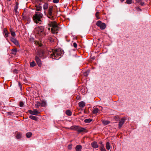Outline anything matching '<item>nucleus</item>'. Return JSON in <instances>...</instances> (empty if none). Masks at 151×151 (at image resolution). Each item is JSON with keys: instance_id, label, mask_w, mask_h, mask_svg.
I'll return each mask as SVG.
<instances>
[{"instance_id": "nucleus-1", "label": "nucleus", "mask_w": 151, "mask_h": 151, "mask_svg": "<svg viewBox=\"0 0 151 151\" xmlns=\"http://www.w3.org/2000/svg\"><path fill=\"white\" fill-rule=\"evenodd\" d=\"M50 57L54 59L58 60L63 53L64 52L62 50L59 49L57 50H52L50 52Z\"/></svg>"}, {"instance_id": "nucleus-2", "label": "nucleus", "mask_w": 151, "mask_h": 151, "mask_svg": "<svg viewBox=\"0 0 151 151\" xmlns=\"http://www.w3.org/2000/svg\"><path fill=\"white\" fill-rule=\"evenodd\" d=\"M48 25L49 26L51 27H49L48 29L50 30H51V32L52 33L54 34L58 32V24L57 22L55 21L49 22L48 23Z\"/></svg>"}, {"instance_id": "nucleus-3", "label": "nucleus", "mask_w": 151, "mask_h": 151, "mask_svg": "<svg viewBox=\"0 0 151 151\" xmlns=\"http://www.w3.org/2000/svg\"><path fill=\"white\" fill-rule=\"evenodd\" d=\"M43 16V15L41 13L36 12L33 17L34 22L36 23L41 24L42 22L41 19Z\"/></svg>"}, {"instance_id": "nucleus-4", "label": "nucleus", "mask_w": 151, "mask_h": 151, "mask_svg": "<svg viewBox=\"0 0 151 151\" xmlns=\"http://www.w3.org/2000/svg\"><path fill=\"white\" fill-rule=\"evenodd\" d=\"M35 32L39 36L42 37L46 35L44 32V27L43 26H39L36 27L35 29Z\"/></svg>"}, {"instance_id": "nucleus-5", "label": "nucleus", "mask_w": 151, "mask_h": 151, "mask_svg": "<svg viewBox=\"0 0 151 151\" xmlns=\"http://www.w3.org/2000/svg\"><path fill=\"white\" fill-rule=\"evenodd\" d=\"M69 128L71 130L77 131L79 133L82 132H86V130L84 128L76 126H71Z\"/></svg>"}, {"instance_id": "nucleus-6", "label": "nucleus", "mask_w": 151, "mask_h": 151, "mask_svg": "<svg viewBox=\"0 0 151 151\" xmlns=\"http://www.w3.org/2000/svg\"><path fill=\"white\" fill-rule=\"evenodd\" d=\"M96 25L99 27L101 29L103 30L105 29L106 26V24L102 23L101 21H98L96 23Z\"/></svg>"}, {"instance_id": "nucleus-7", "label": "nucleus", "mask_w": 151, "mask_h": 151, "mask_svg": "<svg viewBox=\"0 0 151 151\" xmlns=\"http://www.w3.org/2000/svg\"><path fill=\"white\" fill-rule=\"evenodd\" d=\"M52 7L50 6L48 9V14L47 17L48 18L52 20H53L55 19L54 17L52 15Z\"/></svg>"}, {"instance_id": "nucleus-8", "label": "nucleus", "mask_w": 151, "mask_h": 151, "mask_svg": "<svg viewBox=\"0 0 151 151\" xmlns=\"http://www.w3.org/2000/svg\"><path fill=\"white\" fill-rule=\"evenodd\" d=\"M99 109L95 107L93 108V110L92 111L93 114H97V113H99L100 111L102 110V107L100 106H99Z\"/></svg>"}, {"instance_id": "nucleus-9", "label": "nucleus", "mask_w": 151, "mask_h": 151, "mask_svg": "<svg viewBox=\"0 0 151 151\" xmlns=\"http://www.w3.org/2000/svg\"><path fill=\"white\" fill-rule=\"evenodd\" d=\"M44 53L42 50H38L37 51V55L38 57L44 58Z\"/></svg>"}, {"instance_id": "nucleus-10", "label": "nucleus", "mask_w": 151, "mask_h": 151, "mask_svg": "<svg viewBox=\"0 0 151 151\" xmlns=\"http://www.w3.org/2000/svg\"><path fill=\"white\" fill-rule=\"evenodd\" d=\"M28 112L30 114L35 115H37L40 113V112L37 111L36 109H34L33 111L29 110L28 111Z\"/></svg>"}, {"instance_id": "nucleus-11", "label": "nucleus", "mask_w": 151, "mask_h": 151, "mask_svg": "<svg viewBox=\"0 0 151 151\" xmlns=\"http://www.w3.org/2000/svg\"><path fill=\"white\" fill-rule=\"evenodd\" d=\"M126 120V119L124 117L122 118L121 119L119 124V128H120L122 127Z\"/></svg>"}, {"instance_id": "nucleus-12", "label": "nucleus", "mask_w": 151, "mask_h": 151, "mask_svg": "<svg viewBox=\"0 0 151 151\" xmlns=\"http://www.w3.org/2000/svg\"><path fill=\"white\" fill-rule=\"evenodd\" d=\"M35 60L38 66L40 67H41L42 65L41 61L39 58L37 56H36Z\"/></svg>"}, {"instance_id": "nucleus-13", "label": "nucleus", "mask_w": 151, "mask_h": 151, "mask_svg": "<svg viewBox=\"0 0 151 151\" xmlns=\"http://www.w3.org/2000/svg\"><path fill=\"white\" fill-rule=\"evenodd\" d=\"M41 5L34 4L35 7V9L37 11H41L42 10V7L40 6Z\"/></svg>"}, {"instance_id": "nucleus-14", "label": "nucleus", "mask_w": 151, "mask_h": 151, "mask_svg": "<svg viewBox=\"0 0 151 151\" xmlns=\"http://www.w3.org/2000/svg\"><path fill=\"white\" fill-rule=\"evenodd\" d=\"M91 145L93 148H97L98 147V145L96 142H93L91 143Z\"/></svg>"}, {"instance_id": "nucleus-15", "label": "nucleus", "mask_w": 151, "mask_h": 151, "mask_svg": "<svg viewBox=\"0 0 151 151\" xmlns=\"http://www.w3.org/2000/svg\"><path fill=\"white\" fill-rule=\"evenodd\" d=\"M11 41L14 43L15 45H19V43L18 41L15 39L13 38H12L11 39Z\"/></svg>"}, {"instance_id": "nucleus-16", "label": "nucleus", "mask_w": 151, "mask_h": 151, "mask_svg": "<svg viewBox=\"0 0 151 151\" xmlns=\"http://www.w3.org/2000/svg\"><path fill=\"white\" fill-rule=\"evenodd\" d=\"M82 148V146L80 145H78L76 146V151H81Z\"/></svg>"}, {"instance_id": "nucleus-17", "label": "nucleus", "mask_w": 151, "mask_h": 151, "mask_svg": "<svg viewBox=\"0 0 151 151\" xmlns=\"http://www.w3.org/2000/svg\"><path fill=\"white\" fill-rule=\"evenodd\" d=\"M79 107L81 108H83L85 106V103L83 101H81L78 103Z\"/></svg>"}, {"instance_id": "nucleus-18", "label": "nucleus", "mask_w": 151, "mask_h": 151, "mask_svg": "<svg viewBox=\"0 0 151 151\" xmlns=\"http://www.w3.org/2000/svg\"><path fill=\"white\" fill-rule=\"evenodd\" d=\"M48 7V4L47 3H45L43 5V8L45 10L47 9Z\"/></svg>"}, {"instance_id": "nucleus-19", "label": "nucleus", "mask_w": 151, "mask_h": 151, "mask_svg": "<svg viewBox=\"0 0 151 151\" xmlns=\"http://www.w3.org/2000/svg\"><path fill=\"white\" fill-rule=\"evenodd\" d=\"M35 4L41 5V0H35Z\"/></svg>"}, {"instance_id": "nucleus-20", "label": "nucleus", "mask_w": 151, "mask_h": 151, "mask_svg": "<svg viewBox=\"0 0 151 151\" xmlns=\"http://www.w3.org/2000/svg\"><path fill=\"white\" fill-rule=\"evenodd\" d=\"M106 147L107 150H109L111 148V146L110 145V143L109 142H107L106 144Z\"/></svg>"}, {"instance_id": "nucleus-21", "label": "nucleus", "mask_w": 151, "mask_h": 151, "mask_svg": "<svg viewBox=\"0 0 151 151\" xmlns=\"http://www.w3.org/2000/svg\"><path fill=\"white\" fill-rule=\"evenodd\" d=\"M40 103L39 101L35 102V106L36 108H38L40 106Z\"/></svg>"}, {"instance_id": "nucleus-22", "label": "nucleus", "mask_w": 151, "mask_h": 151, "mask_svg": "<svg viewBox=\"0 0 151 151\" xmlns=\"http://www.w3.org/2000/svg\"><path fill=\"white\" fill-rule=\"evenodd\" d=\"M29 117L30 119H33L34 120L36 121L37 120V117L35 116H33V115H30L29 116Z\"/></svg>"}, {"instance_id": "nucleus-23", "label": "nucleus", "mask_w": 151, "mask_h": 151, "mask_svg": "<svg viewBox=\"0 0 151 151\" xmlns=\"http://www.w3.org/2000/svg\"><path fill=\"white\" fill-rule=\"evenodd\" d=\"M40 106L42 107H45L46 106V103L45 101H42L41 103H40Z\"/></svg>"}, {"instance_id": "nucleus-24", "label": "nucleus", "mask_w": 151, "mask_h": 151, "mask_svg": "<svg viewBox=\"0 0 151 151\" xmlns=\"http://www.w3.org/2000/svg\"><path fill=\"white\" fill-rule=\"evenodd\" d=\"M100 149L101 151H106L103 145H102L101 146Z\"/></svg>"}, {"instance_id": "nucleus-25", "label": "nucleus", "mask_w": 151, "mask_h": 151, "mask_svg": "<svg viewBox=\"0 0 151 151\" xmlns=\"http://www.w3.org/2000/svg\"><path fill=\"white\" fill-rule=\"evenodd\" d=\"M102 123L104 125H106L110 123V122L107 120H103L102 121Z\"/></svg>"}, {"instance_id": "nucleus-26", "label": "nucleus", "mask_w": 151, "mask_h": 151, "mask_svg": "<svg viewBox=\"0 0 151 151\" xmlns=\"http://www.w3.org/2000/svg\"><path fill=\"white\" fill-rule=\"evenodd\" d=\"M92 120L91 119H86L84 120V122L86 123H90Z\"/></svg>"}, {"instance_id": "nucleus-27", "label": "nucleus", "mask_w": 151, "mask_h": 151, "mask_svg": "<svg viewBox=\"0 0 151 151\" xmlns=\"http://www.w3.org/2000/svg\"><path fill=\"white\" fill-rule=\"evenodd\" d=\"M66 114L67 115L69 116H70L72 114V113L71 111L70 110H67L66 111Z\"/></svg>"}, {"instance_id": "nucleus-28", "label": "nucleus", "mask_w": 151, "mask_h": 151, "mask_svg": "<svg viewBox=\"0 0 151 151\" xmlns=\"http://www.w3.org/2000/svg\"><path fill=\"white\" fill-rule=\"evenodd\" d=\"M99 12L98 11L96 13L95 16L97 19H100V18L99 17Z\"/></svg>"}, {"instance_id": "nucleus-29", "label": "nucleus", "mask_w": 151, "mask_h": 151, "mask_svg": "<svg viewBox=\"0 0 151 151\" xmlns=\"http://www.w3.org/2000/svg\"><path fill=\"white\" fill-rule=\"evenodd\" d=\"M32 135V134L30 132H29L27 133L26 134V136L27 137V138H30Z\"/></svg>"}, {"instance_id": "nucleus-30", "label": "nucleus", "mask_w": 151, "mask_h": 151, "mask_svg": "<svg viewBox=\"0 0 151 151\" xmlns=\"http://www.w3.org/2000/svg\"><path fill=\"white\" fill-rule=\"evenodd\" d=\"M4 32L6 36L7 37H8L9 34V33L7 31L6 29H5L4 30Z\"/></svg>"}, {"instance_id": "nucleus-31", "label": "nucleus", "mask_w": 151, "mask_h": 151, "mask_svg": "<svg viewBox=\"0 0 151 151\" xmlns=\"http://www.w3.org/2000/svg\"><path fill=\"white\" fill-rule=\"evenodd\" d=\"M17 51V50L16 49H13L11 52V53L12 54H15Z\"/></svg>"}, {"instance_id": "nucleus-32", "label": "nucleus", "mask_w": 151, "mask_h": 151, "mask_svg": "<svg viewBox=\"0 0 151 151\" xmlns=\"http://www.w3.org/2000/svg\"><path fill=\"white\" fill-rule=\"evenodd\" d=\"M36 63L34 61H32L30 63V66L34 67L36 65Z\"/></svg>"}, {"instance_id": "nucleus-33", "label": "nucleus", "mask_w": 151, "mask_h": 151, "mask_svg": "<svg viewBox=\"0 0 151 151\" xmlns=\"http://www.w3.org/2000/svg\"><path fill=\"white\" fill-rule=\"evenodd\" d=\"M11 34L13 36H14L15 35V32L12 30V29H10Z\"/></svg>"}, {"instance_id": "nucleus-34", "label": "nucleus", "mask_w": 151, "mask_h": 151, "mask_svg": "<svg viewBox=\"0 0 151 151\" xmlns=\"http://www.w3.org/2000/svg\"><path fill=\"white\" fill-rule=\"evenodd\" d=\"M18 8V3H17L14 9V11L16 13H17V9Z\"/></svg>"}, {"instance_id": "nucleus-35", "label": "nucleus", "mask_w": 151, "mask_h": 151, "mask_svg": "<svg viewBox=\"0 0 151 151\" xmlns=\"http://www.w3.org/2000/svg\"><path fill=\"white\" fill-rule=\"evenodd\" d=\"M132 0H127L126 2L127 4H131L132 3Z\"/></svg>"}, {"instance_id": "nucleus-36", "label": "nucleus", "mask_w": 151, "mask_h": 151, "mask_svg": "<svg viewBox=\"0 0 151 151\" xmlns=\"http://www.w3.org/2000/svg\"><path fill=\"white\" fill-rule=\"evenodd\" d=\"M24 104V103L22 101H20L19 102V106L22 107L23 106Z\"/></svg>"}, {"instance_id": "nucleus-37", "label": "nucleus", "mask_w": 151, "mask_h": 151, "mask_svg": "<svg viewBox=\"0 0 151 151\" xmlns=\"http://www.w3.org/2000/svg\"><path fill=\"white\" fill-rule=\"evenodd\" d=\"M35 44L39 45L40 46H42V45L41 43H40L39 42H35Z\"/></svg>"}, {"instance_id": "nucleus-38", "label": "nucleus", "mask_w": 151, "mask_h": 151, "mask_svg": "<svg viewBox=\"0 0 151 151\" xmlns=\"http://www.w3.org/2000/svg\"><path fill=\"white\" fill-rule=\"evenodd\" d=\"M73 45L74 47L76 48L77 46V45L76 42H74L73 44Z\"/></svg>"}, {"instance_id": "nucleus-39", "label": "nucleus", "mask_w": 151, "mask_h": 151, "mask_svg": "<svg viewBox=\"0 0 151 151\" xmlns=\"http://www.w3.org/2000/svg\"><path fill=\"white\" fill-rule=\"evenodd\" d=\"M59 0H53V2L54 3H57L59 2Z\"/></svg>"}, {"instance_id": "nucleus-40", "label": "nucleus", "mask_w": 151, "mask_h": 151, "mask_svg": "<svg viewBox=\"0 0 151 151\" xmlns=\"http://www.w3.org/2000/svg\"><path fill=\"white\" fill-rule=\"evenodd\" d=\"M136 10L137 11H141V10L140 9L139 7H136Z\"/></svg>"}, {"instance_id": "nucleus-41", "label": "nucleus", "mask_w": 151, "mask_h": 151, "mask_svg": "<svg viewBox=\"0 0 151 151\" xmlns=\"http://www.w3.org/2000/svg\"><path fill=\"white\" fill-rule=\"evenodd\" d=\"M89 73L88 72H86L85 73L84 75L85 76H87L88 75V73Z\"/></svg>"}, {"instance_id": "nucleus-42", "label": "nucleus", "mask_w": 151, "mask_h": 151, "mask_svg": "<svg viewBox=\"0 0 151 151\" xmlns=\"http://www.w3.org/2000/svg\"><path fill=\"white\" fill-rule=\"evenodd\" d=\"M139 3L141 6H143L144 4V3L142 1H141Z\"/></svg>"}, {"instance_id": "nucleus-43", "label": "nucleus", "mask_w": 151, "mask_h": 151, "mask_svg": "<svg viewBox=\"0 0 151 151\" xmlns=\"http://www.w3.org/2000/svg\"><path fill=\"white\" fill-rule=\"evenodd\" d=\"M136 1L137 3H139L141 1V0H136Z\"/></svg>"}, {"instance_id": "nucleus-44", "label": "nucleus", "mask_w": 151, "mask_h": 151, "mask_svg": "<svg viewBox=\"0 0 151 151\" xmlns=\"http://www.w3.org/2000/svg\"><path fill=\"white\" fill-rule=\"evenodd\" d=\"M19 88H20V89L21 90H22V85L19 83Z\"/></svg>"}, {"instance_id": "nucleus-45", "label": "nucleus", "mask_w": 151, "mask_h": 151, "mask_svg": "<svg viewBox=\"0 0 151 151\" xmlns=\"http://www.w3.org/2000/svg\"><path fill=\"white\" fill-rule=\"evenodd\" d=\"M68 148L69 149H71V145H69L68 146Z\"/></svg>"}, {"instance_id": "nucleus-46", "label": "nucleus", "mask_w": 151, "mask_h": 151, "mask_svg": "<svg viewBox=\"0 0 151 151\" xmlns=\"http://www.w3.org/2000/svg\"><path fill=\"white\" fill-rule=\"evenodd\" d=\"M16 138L17 139H18L19 138V136L18 135L16 136Z\"/></svg>"}, {"instance_id": "nucleus-47", "label": "nucleus", "mask_w": 151, "mask_h": 151, "mask_svg": "<svg viewBox=\"0 0 151 151\" xmlns=\"http://www.w3.org/2000/svg\"><path fill=\"white\" fill-rule=\"evenodd\" d=\"M86 91H85V92H84V94H86V93H87Z\"/></svg>"}, {"instance_id": "nucleus-48", "label": "nucleus", "mask_w": 151, "mask_h": 151, "mask_svg": "<svg viewBox=\"0 0 151 151\" xmlns=\"http://www.w3.org/2000/svg\"><path fill=\"white\" fill-rule=\"evenodd\" d=\"M17 70H14V72H15V73H17Z\"/></svg>"}, {"instance_id": "nucleus-49", "label": "nucleus", "mask_w": 151, "mask_h": 151, "mask_svg": "<svg viewBox=\"0 0 151 151\" xmlns=\"http://www.w3.org/2000/svg\"><path fill=\"white\" fill-rule=\"evenodd\" d=\"M102 142H100L99 143L101 144H102Z\"/></svg>"}, {"instance_id": "nucleus-50", "label": "nucleus", "mask_w": 151, "mask_h": 151, "mask_svg": "<svg viewBox=\"0 0 151 151\" xmlns=\"http://www.w3.org/2000/svg\"><path fill=\"white\" fill-rule=\"evenodd\" d=\"M124 1V0H121V1L123 2Z\"/></svg>"}, {"instance_id": "nucleus-51", "label": "nucleus", "mask_w": 151, "mask_h": 151, "mask_svg": "<svg viewBox=\"0 0 151 151\" xmlns=\"http://www.w3.org/2000/svg\"><path fill=\"white\" fill-rule=\"evenodd\" d=\"M83 89H82L81 90V91H82V92H83Z\"/></svg>"}, {"instance_id": "nucleus-52", "label": "nucleus", "mask_w": 151, "mask_h": 151, "mask_svg": "<svg viewBox=\"0 0 151 151\" xmlns=\"http://www.w3.org/2000/svg\"><path fill=\"white\" fill-rule=\"evenodd\" d=\"M84 113H87L86 112H85V111H84Z\"/></svg>"}, {"instance_id": "nucleus-53", "label": "nucleus", "mask_w": 151, "mask_h": 151, "mask_svg": "<svg viewBox=\"0 0 151 151\" xmlns=\"http://www.w3.org/2000/svg\"><path fill=\"white\" fill-rule=\"evenodd\" d=\"M19 137L20 136V134H19Z\"/></svg>"}]
</instances>
